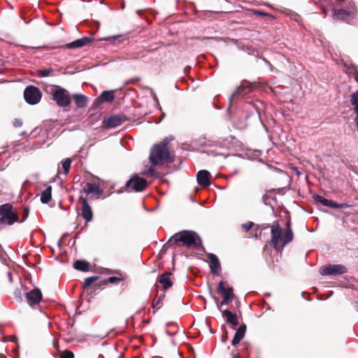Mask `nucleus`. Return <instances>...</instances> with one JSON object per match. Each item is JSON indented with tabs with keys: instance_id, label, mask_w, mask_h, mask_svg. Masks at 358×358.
<instances>
[{
	"instance_id": "obj_23",
	"label": "nucleus",
	"mask_w": 358,
	"mask_h": 358,
	"mask_svg": "<svg viewBox=\"0 0 358 358\" xmlns=\"http://www.w3.org/2000/svg\"><path fill=\"white\" fill-rule=\"evenodd\" d=\"M122 280H123V278H117L115 276L109 277L108 279L103 280L100 283L96 284L94 287H97V289H102L103 287L108 283L117 284Z\"/></svg>"
},
{
	"instance_id": "obj_5",
	"label": "nucleus",
	"mask_w": 358,
	"mask_h": 358,
	"mask_svg": "<svg viewBox=\"0 0 358 358\" xmlns=\"http://www.w3.org/2000/svg\"><path fill=\"white\" fill-rule=\"evenodd\" d=\"M332 5L334 17L336 20L350 22L355 17V13L353 11L346 10L344 9H336V4L338 5L341 0H324Z\"/></svg>"
},
{
	"instance_id": "obj_28",
	"label": "nucleus",
	"mask_w": 358,
	"mask_h": 358,
	"mask_svg": "<svg viewBox=\"0 0 358 358\" xmlns=\"http://www.w3.org/2000/svg\"><path fill=\"white\" fill-rule=\"evenodd\" d=\"M165 297V294H161L157 299H155L152 301V307L153 308V313H155L157 310L160 309L163 304V300Z\"/></svg>"
},
{
	"instance_id": "obj_29",
	"label": "nucleus",
	"mask_w": 358,
	"mask_h": 358,
	"mask_svg": "<svg viewBox=\"0 0 358 358\" xmlns=\"http://www.w3.org/2000/svg\"><path fill=\"white\" fill-rule=\"evenodd\" d=\"M99 276H91L85 279L84 283L83 285V289L85 290H87V289L96 281L99 279Z\"/></svg>"
},
{
	"instance_id": "obj_2",
	"label": "nucleus",
	"mask_w": 358,
	"mask_h": 358,
	"mask_svg": "<svg viewBox=\"0 0 358 358\" xmlns=\"http://www.w3.org/2000/svg\"><path fill=\"white\" fill-rule=\"evenodd\" d=\"M149 159L152 165L143 173L155 177H157V173L155 171L154 166L162 165L164 162H173V158L171 157L167 143L165 142L155 144L151 148Z\"/></svg>"
},
{
	"instance_id": "obj_10",
	"label": "nucleus",
	"mask_w": 358,
	"mask_h": 358,
	"mask_svg": "<svg viewBox=\"0 0 358 358\" xmlns=\"http://www.w3.org/2000/svg\"><path fill=\"white\" fill-rule=\"evenodd\" d=\"M83 192L89 195L90 199H98L103 194V190L99 185L89 182L83 187Z\"/></svg>"
},
{
	"instance_id": "obj_15",
	"label": "nucleus",
	"mask_w": 358,
	"mask_h": 358,
	"mask_svg": "<svg viewBox=\"0 0 358 358\" xmlns=\"http://www.w3.org/2000/svg\"><path fill=\"white\" fill-rule=\"evenodd\" d=\"M210 173L206 170L199 171L196 174L197 182L203 187H207L210 185Z\"/></svg>"
},
{
	"instance_id": "obj_32",
	"label": "nucleus",
	"mask_w": 358,
	"mask_h": 358,
	"mask_svg": "<svg viewBox=\"0 0 358 358\" xmlns=\"http://www.w3.org/2000/svg\"><path fill=\"white\" fill-rule=\"evenodd\" d=\"M71 160L69 158L65 159L62 161V167L64 169L65 174H67L71 167Z\"/></svg>"
},
{
	"instance_id": "obj_45",
	"label": "nucleus",
	"mask_w": 358,
	"mask_h": 358,
	"mask_svg": "<svg viewBox=\"0 0 358 358\" xmlns=\"http://www.w3.org/2000/svg\"><path fill=\"white\" fill-rule=\"evenodd\" d=\"M350 206L345 203H337V208H348L350 207Z\"/></svg>"
},
{
	"instance_id": "obj_7",
	"label": "nucleus",
	"mask_w": 358,
	"mask_h": 358,
	"mask_svg": "<svg viewBox=\"0 0 358 358\" xmlns=\"http://www.w3.org/2000/svg\"><path fill=\"white\" fill-rule=\"evenodd\" d=\"M147 186V180L136 174L127 180L125 185V190L129 192L132 191L141 192L144 190Z\"/></svg>"
},
{
	"instance_id": "obj_41",
	"label": "nucleus",
	"mask_w": 358,
	"mask_h": 358,
	"mask_svg": "<svg viewBox=\"0 0 358 358\" xmlns=\"http://www.w3.org/2000/svg\"><path fill=\"white\" fill-rule=\"evenodd\" d=\"M233 298L234 297H230V296L223 298V299L220 302V306H223V305H228V304H229L232 301Z\"/></svg>"
},
{
	"instance_id": "obj_19",
	"label": "nucleus",
	"mask_w": 358,
	"mask_h": 358,
	"mask_svg": "<svg viewBox=\"0 0 358 358\" xmlns=\"http://www.w3.org/2000/svg\"><path fill=\"white\" fill-rule=\"evenodd\" d=\"M246 328L247 327L245 324H242L241 325H240V327L236 330L234 338L231 341L232 345L235 346L241 342V341L245 336Z\"/></svg>"
},
{
	"instance_id": "obj_34",
	"label": "nucleus",
	"mask_w": 358,
	"mask_h": 358,
	"mask_svg": "<svg viewBox=\"0 0 358 358\" xmlns=\"http://www.w3.org/2000/svg\"><path fill=\"white\" fill-rule=\"evenodd\" d=\"M29 213V208L28 207H24L23 208V211L22 213V219L19 221L20 223L24 222L28 217Z\"/></svg>"
},
{
	"instance_id": "obj_35",
	"label": "nucleus",
	"mask_w": 358,
	"mask_h": 358,
	"mask_svg": "<svg viewBox=\"0 0 358 358\" xmlns=\"http://www.w3.org/2000/svg\"><path fill=\"white\" fill-rule=\"evenodd\" d=\"M141 80V77H138V76L134 77L133 78L125 80L124 85L136 84V83L139 82Z\"/></svg>"
},
{
	"instance_id": "obj_44",
	"label": "nucleus",
	"mask_w": 358,
	"mask_h": 358,
	"mask_svg": "<svg viewBox=\"0 0 358 358\" xmlns=\"http://www.w3.org/2000/svg\"><path fill=\"white\" fill-rule=\"evenodd\" d=\"M337 202L336 201H334L332 200H329L328 201V205H327L326 206L327 207H329L331 208H337Z\"/></svg>"
},
{
	"instance_id": "obj_52",
	"label": "nucleus",
	"mask_w": 358,
	"mask_h": 358,
	"mask_svg": "<svg viewBox=\"0 0 358 358\" xmlns=\"http://www.w3.org/2000/svg\"><path fill=\"white\" fill-rule=\"evenodd\" d=\"M3 227L2 226H0V229L2 228Z\"/></svg>"
},
{
	"instance_id": "obj_48",
	"label": "nucleus",
	"mask_w": 358,
	"mask_h": 358,
	"mask_svg": "<svg viewBox=\"0 0 358 358\" xmlns=\"http://www.w3.org/2000/svg\"><path fill=\"white\" fill-rule=\"evenodd\" d=\"M233 358H240V355L238 353L235 354L233 357Z\"/></svg>"
},
{
	"instance_id": "obj_40",
	"label": "nucleus",
	"mask_w": 358,
	"mask_h": 358,
	"mask_svg": "<svg viewBox=\"0 0 358 358\" xmlns=\"http://www.w3.org/2000/svg\"><path fill=\"white\" fill-rule=\"evenodd\" d=\"M233 298L234 297H230V296L223 298V299L220 302V306H223V305H228V304H229L232 301Z\"/></svg>"
},
{
	"instance_id": "obj_16",
	"label": "nucleus",
	"mask_w": 358,
	"mask_h": 358,
	"mask_svg": "<svg viewBox=\"0 0 358 358\" xmlns=\"http://www.w3.org/2000/svg\"><path fill=\"white\" fill-rule=\"evenodd\" d=\"M227 282L220 281L217 285V292L222 296L224 297H234V289L231 287H226Z\"/></svg>"
},
{
	"instance_id": "obj_27",
	"label": "nucleus",
	"mask_w": 358,
	"mask_h": 358,
	"mask_svg": "<svg viewBox=\"0 0 358 358\" xmlns=\"http://www.w3.org/2000/svg\"><path fill=\"white\" fill-rule=\"evenodd\" d=\"M350 102L353 106V110L356 114L357 119L358 118V91L353 92L350 95Z\"/></svg>"
},
{
	"instance_id": "obj_42",
	"label": "nucleus",
	"mask_w": 358,
	"mask_h": 358,
	"mask_svg": "<svg viewBox=\"0 0 358 358\" xmlns=\"http://www.w3.org/2000/svg\"><path fill=\"white\" fill-rule=\"evenodd\" d=\"M103 102L102 101L100 96L99 97H97L94 101V103H93V108H98L101 104H102Z\"/></svg>"
},
{
	"instance_id": "obj_8",
	"label": "nucleus",
	"mask_w": 358,
	"mask_h": 358,
	"mask_svg": "<svg viewBox=\"0 0 358 358\" xmlns=\"http://www.w3.org/2000/svg\"><path fill=\"white\" fill-rule=\"evenodd\" d=\"M24 98L29 104L34 105L40 101L41 92L38 87L29 85L24 91Z\"/></svg>"
},
{
	"instance_id": "obj_51",
	"label": "nucleus",
	"mask_w": 358,
	"mask_h": 358,
	"mask_svg": "<svg viewBox=\"0 0 358 358\" xmlns=\"http://www.w3.org/2000/svg\"><path fill=\"white\" fill-rule=\"evenodd\" d=\"M210 38L209 37H207L206 39H209ZM203 39H206V37L203 38Z\"/></svg>"
},
{
	"instance_id": "obj_39",
	"label": "nucleus",
	"mask_w": 358,
	"mask_h": 358,
	"mask_svg": "<svg viewBox=\"0 0 358 358\" xmlns=\"http://www.w3.org/2000/svg\"><path fill=\"white\" fill-rule=\"evenodd\" d=\"M252 12L253 13L254 15H255L257 16H261V17L262 16H267V17H273L272 15L266 13H264V12L261 11V10H252Z\"/></svg>"
},
{
	"instance_id": "obj_9",
	"label": "nucleus",
	"mask_w": 358,
	"mask_h": 358,
	"mask_svg": "<svg viewBox=\"0 0 358 358\" xmlns=\"http://www.w3.org/2000/svg\"><path fill=\"white\" fill-rule=\"evenodd\" d=\"M347 271V268L343 264H329L320 269V273L322 275H340Z\"/></svg>"
},
{
	"instance_id": "obj_11",
	"label": "nucleus",
	"mask_w": 358,
	"mask_h": 358,
	"mask_svg": "<svg viewBox=\"0 0 358 358\" xmlns=\"http://www.w3.org/2000/svg\"><path fill=\"white\" fill-rule=\"evenodd\" d=\"M78 203L81 204V216L86 222H91L93 219V211L88 203L87 199L80 196L78 199Z\"/></svg>"
},
{
	"instance_id": "obj_17",
	"label": "nucleus",
	"mask_w": 358,
	"mask_h": 358,
	"mask_svg": "<svg viewBox=\"0 0 358 358\" xmlns=\"http://www.w3.org/2000/svg\"><path fill=\"white\" fill-rule=\"evenodd\" d=\"M92 41V38L90 37H83L81 38L77 39L71 43H69L66 45V48L68 49H74L83 47L90 43Z\"/></svg>"
},
{
	"instance_id": "obj_47",
	"label": "nucleus",
	"mask_w": 358,
	"mask_h": 358,
	"mask_svg": "<svg viewBox=\"0 0 358 358\" xmlns=\"http://www.w3.org/2000/svg\"><path fill=\"white\" fill-rule=\"evenodd\" d=\"M214 300L215 301V302L217 303V306H219L218 303H219V299L216 296H213Z\"/></svg>"
},
{
	"instance_id": "obj_12",
	"label": "nucleus",
	"mask_w": 358,
	"mask_h": 358,
	"mask_svg": "<svg viewBox=\"0 0 358 358\" xmlns=\"http://www.w3.org/2000/svg\"><path fill=\"white\" fill-rule=\"evenodd\" d=\"M128 120L127 117L123 113H119L113 115H110L108 117L104 119L103 123L108 128L116 127L124 122Z\"/></svg>"
},
{
	"instance_id": "obj_14",
	"label": "nucleus",
	"mask_w": 358,
	"mask_h": 358,
	"mask_svg": "<svg viewBox=\"0 0 358 358\" xmlns=\"http://www.w3.org/2000/svg\"><path fill=\"white\" fill-rule=\"evenodd\" d=\"M207 257L210 261L209 267L210 272L214 275H219L221 271V264L219 259L213 253L207 254Z\"/></svg>"
},
{
	"instance_id": "obj_49",
	"label": "nucleus",
	"mask_w": 358,
	"mask_h": 358,
	"mask_svg": "<svg viewBox=\"0 0 358 358\" xmlns=\"http://www.w3.org/2000/svg\"><path fill=\"white\" fill-rule=\"evenodd\" d=\"M355 80L356 82L358 83V72H357V75L355 76Z\"/></svg>"
},
{
	"instance_id": "obj_18",
	"label": "nucleus",
	"mask_w": 358,
	"mask_h": 358,
	"mask_svg": "<svg viewBox=\"0 0 358 358\" xmlns=\"http://www.w3.org/2000/svg\"><path fill=\"white\" fill-rule=\"evenodd\" d=\"M171 275V272L165 271L159 276V278L158 280L159 282L162 285L164 289L165 290L171 287L173 285V282L170 278Z\"/></svg>"
},
{
	"instance_id": "obj_30",
	"label": "nucleus",
	"mask_w": 358,
	"mask_h": 358,
	"mask_svg": "<svg viewBox=\"0 0 358 358\" xmlns=\"http://www.w3.org/2000/svg\"><path fill=\"white\" fill-rule=\"evenodd\" d=\"M358 72V66L355 65H345V73L349 76H352L355 78V76L357 75Z\"/></svg>"
},
{
	"instance_id": "obj_36",
	"label": "nucleus",
	"mask_w": 358,
	"mask_h": 358,
	"mask_svg": "<svg viewBox=\"0 0 358 358\" xmlns=\"http://www.w3.org/2000/svg\"><path fill=\"white\" fill-rule=\"evenodd\" d=\"M52 71V69H45L38 71V75L40 77H47L50 76V73Z\"/></svg>"
},
{
	"instance_id": "obj_6",
	"label": "nucleus",
	"mask_w": 358,
	"mask_h": 358,
	"mask_svg": "<svg viewBox=\"0 0 358 358\" xmlns=\"http://www.w3.org/2000/svg\"><path fill=\"white\" fill-rule=\"evenodd\" d=\"M52 99L60 107H66L71 103L69 92L60 86L55 87L52 92Z\"/></svg>"
},
{
	"instance_id": "obj_4",
	"label": "nucleus",
	"mask_w": 358,
	"mask_h": 358,
	"mask_svg": "<svg viewBox=\"0 0 358 358\" xmlns=\"http://www.w3.org/2000/svg\"><path fill=\"white\" fill-rule=\"evenodd\" d=\"M19 222V215L11 203L0 206V226L6 227Z\"/></svg>"
},
{
	"instance_id": "obj_31",
	"label": "nucleus",
	"mask_w": 358,
	"mask_h": 358,
	"mask_svg": "<svg viewBox=\"0 0 358 358\" xmlns=\"http://www.w3.org/2000/svg\"><path fill=\"white\" fill-rule=\"evenodd\" d=\"M313 199L315 200V201L317 203H320L322 204V206H326L327 205H328V201L329 199L324 198V196H320V195H318V194H316L313 196Z\"/></svg>"
},
{
	"instance_id": "obj_25",
	"label": "nucleus",
	"mask_w": 358,
	"mask_h": 358,
	"mask_svg": "<svg viewBox=\"0 0 358 358\" xmlns=\"http://www.w3.org/2000/svg\"><path fill=\"white\" fill-rule=\"evenodd\" d=\"M115 90L103 91L99 95L103 102L112 103L115 99Z\"/></svg>"
},
{
	"instance_id": "obj_50",
	"label": "nucleus",
	"mask_w": 358,
	"mask_h": 358,
	"mask_svg": "<svg viewBox=\"0 0 358 358\" xmlns=\"http://www.w3.org/2000/svg\"><path fill=\"white\" fill-rule=\"evenodd\" d=\"M8 275H9V278L11 279V273H8Z\"/></svg>"
},
{
	"instance_id": "obj_43",
	"label": "nucleus",
	"mask_w": 358,
	"mask_h": 358,
	"mask_svg": "<svg viewBox=\"0 0 358 358\" xmlns=\"http://www.w3.org/2000/svg\"><path fill=\"white\" fill-rule=\"evenodd\" d=\"M13 125L15 127H20L22 125V121L20 119H15Z\"/></svg>"
},
{
	"instance_id": "obj_46",
	"label": "nucleus",
	"mask_w": 358,
	"mask_h": 358,
	"mask_svg": "<svg viewBox=\"0 0 358 358\" xmlns=\"http://www.w3.org/2000/svg\"><path fill=\"white\" fill-rule=\"evenodd\" d=\"M227 338H228V337H227V332L225 331V334L222 337V341L223 343H225L227 341Z\"/></svg>"
},
{
	"instance_id": "obj_24",
	"label": "nucleus",
	"mask_w": 358,
	"mask_h": 358,
	"mask_svg": "<svg viewBox=\"0 0 358 358\" xmlns=\"http://www.w3.org/2000/svg\"><path fill=\"white\" fill-rule=\"evenodd\" d=\"M73 99H74L76 106L78 108H85L87 104V98L83 94H73Z\"/></svg>"
},
{
	"instance_id": "obj_21",
	"label": "nucleus",
	"mask_w": 358,
	"mask_h": 358,
	"mask_svg": "<svg viewBox=\"0 0 358 358\" xmlns=\"http://www.w3.org/2000/svg\"><path fill=\"white\" fill-rule=\"evenodd\" d=\"M73 268L76 270L80 271L83 272H87L90 271V264L89 262L85 260H76L73 263Z\"/></svg>"
},
{
	"instance_id": "obj_22",
	"label": "nucleus",
	"mask_w": 358,
	"mask_h": 358,
	"mask_svg": "<svg viewBox=\"0 0 358 358\" xmlns=\"http://www.w3.org/2000/svg\"><path fill=\"white\" fill-rule=\"evenodd\" d=\"M251 92V87L245 85H241L238 87L236 91L231 94L230 97V101H231L233 99L237 98V96L240 94H247Z\"/></svg>"
},
{
	"instance_id": "obj_33",
	"label": "nucleus",
	"mask_w": 358,
	"mask_h": 358,
	"mask_svg": "<svg viewBox=\"0 0 358 358\" xmlns=\"http://www.w3.org/2000/svg\"><path fill=\"white\" fill-rule=\"evenodd\" d=\"M59 357L60 358H74V354L71 350H65L59 352Z\"/></svg>"
},
{
	"instance_id": "obj_3",
	"label": "nucleus",
	"mask_w": 358,
	"mask_h": 358,
	"mask_svg": "<svg viewBox=\"0 0 358 358\" xmlns=\"http://www.w3.org/2000/svg\"><path fill=\"white\" fill-rule=\"evenodd\" d=\"M169 245L176 244L182 245L188 248L198 249L202 246V241L198 234L191 230H183L173 235L168 242Z\"/></svg>"
},
{
	"instance_id": "obj_53",
	"label": "nucleus",
	"mask_w": 358,
	"mask_h": 358,
	"mask_svg": "<svg viewBox=\"0 0 358 358\" xmlns=\"http://www.w3.org/2000/svg\"><path fill=\"white\" fill-rule=\"evenodd\" d=\"M133 358H138V357H133Z\"/></svg>"
},
{
	"instance_id": "obj_13",
	"label": "nucleus",
	"mask_w": 358,
	"mask_h": 358,
	"mask_svg": "<svg viewBox=\"0 0 358 358\" xmlns=\"http://www.w3.org/2000/svg\"><path fill=\"white\" fill-rule=\"evenodd\" d=\"M42 296L41 290L37 287L26 293L27 301L28 304L32 307L35 305L39 304L42 299Z\"/></svg>"
},
{
	"instance_id": "obj_26",
	"label": "nucleus",
	"mask_w": 358,
	"mask_h": 358,
	"mask_svg": "<svg viewBox=\"0 0 358 358\" xmlns=\"http://www.w3.org/2000/svg\"><path fill=\"white\" fill-rule=\"evenodd\" d=\"M52 187L48 186L41 193V201L43 203H48L52 199Z\"/></svg>"
},
{
	"instance_id": "obj_38",
	"label": "nucleus",
	"mask_w": 358,
	"mask_h": 358,
	"mask_svg": "<svg viewBox=\"0 0 358 358\" xmlns=\"http://www.w3.org/2000/svg\"><path fill=\"white\" fill-rule=\"evenodd\" d=\"M13 297L15 298V300H17V301H22V292H21V290L19 289H16L14 292H13Z\"/></svg>"
},
{
	"instance_id": "obj_37",
	"label": "nucleus",
	"mask_w": 358,
	"mask_h": 358,
	"mask_svg": "<svg viewBox=\"0 0 358 358\" xmlns=\"http://www.w3.org/2000/svg\"><path fill=\"white\" fill-rule=\"evenodd\" d=\"M253 226L254 223L252 222H248L245 224H241V228L244 231L247 232L250 231Z\"/></svg>"
},
{
	"instance_id": "obj_1",
	"label": "nucleus",
	"mask_w": 358,
	"mask_h": 358,
	"mask_svg": "<svg viewBox=\"0 0 358 358\" xmlns=\"http://www.w3.org/2000/svg\"><path fill=\"white\" fill-rule=\"evenodd\" d=\"M293 239L294 233L289 220L287 222L286 227L284 230L278 222H274L271 225L270 243L277 252H282L284 248L290 243Z\"/></svg>"
},
{
	"instance_id": "obj_20",
	"label": "nucleus",
	"mask_w": 358,
	"mask_h": 358,
	"mask_svg": "<svg viewBox=\"0 0 358 358\" xmlns=\"http://www.w3.org/2000/svg\"><path fill=\"white\" fill-rule=\"evenodd\" d=\"M222 316L226 318L227 322L229 323L233 327L238 325V317L236 314L232 313L229 310L222 311Z\"/></svg>"
}]
</instances>
